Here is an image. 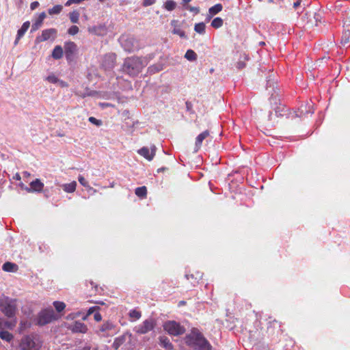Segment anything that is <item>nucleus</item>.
<instances>
[{"instance_id":"f257e3e1","label":"nucleus","mask_w":350,"mask_h":350,"mask_svg":"<svg viewBox=\"0 0 350 350\" xmlns=\"http://www.w3.org/2000/svg\"><path fill=\"white\" fill-rule=\"evenodd\" d=\"M185 342L190 347L200 350H211V345L203 334L197 328H192L190 333L184 338Z\"/></svg>"},{"instance_id":"f03ea898","label":"nucleus","mask_w":350,"mask_h":350,"mask_svg":"<svg viewBox=\"0 0 350 350\" xmlns=\"http://www.w3.org/2000/svg\"><path fill=\"white\" fill-rule=\"evenodd\" d=\"M145 65L141 58L138 57H130L124 59L122 67V72L131 77L137 76L142 72Z\"/></svg>"},{"instance_id":"7ed1b4c3","label":"nucleus","mask_w":350,"mask_h":350,"mask_svg":"<svg viewBox=\"0 0 350 350\" xmlns=\"http://www.w3.org/2000/svg\"><path fill=\"white\" fill-rule=\"evenodd\" d=\"M42 342L43 341L39 335L31 334L22 338L20 346L21 350H40Z\"/></svg>"},{"instance_id":"20e7f679","label":"nucleus","mask_w":350,"mask_h":350,"mask_svg":"<svg viewBox=\"0 0 350 350\" xmlns=\"http://www.w3.org/2000/svg\"><path fill=\"white\" fill-rule=\"evenodd\" d=\"M0 310L8 317L12 318L16 314V306L8 297L0 298Z\"/></svg>"},{"instance_id":"39448f33","label":"nucleus","mask_w":350,"mask_h":350,"mask_svg":"<svg viewBox=\"0 0 350 350\" xmlns=\"http://www.w3.org/2000/svg\"><path fill=\"white\" fill-rule=\"evenodd\" d=\"M163 329L170 335L178 336L185 333L186 329L180 323L175 321H167L163 324Z\"/></svg>"},{"instance_id":"423d86ee","label":"nucleus","mask_w":350,"mask_h":350,"mask_svg":"<svg viewBox=\"0 0 350 350\" xmlns=\"http://www.w3.org/2000/svg\"><path fill=\"white\" fill-rule=\"evenodd\" d=\"M55 319V312L52 308L44 309L39 312L36 319V324L44 325L51 323Z\"/></svg>"},{"instance_id":"0eeeda50","label":"nucleus","mask_w":350,"mask_h":350,"mask_svg":"<svg viewBox=\"0 0 350 350\" xmlns=\"http://www.w3.org/2000/svg\"><path fill=\"white\" fill-rule=\"evenodd\" d=\"M96 333L103 337L111 336L117 333V329L113 323L105 321L98 327Z\"/></svg>"},{"instance_id":"6e6552de","label":"nucleus","mask_w":350,"mask_h":350,"mask_svg":"<svg viewBox=\"0 0 350 350\" xmlns=\"http://www.w3.org/2000/svg\"><path fill=\"white\" fill-rule=\"evenodd\" d=\"M156 325V321L152 318L146 319L141 325L136 326L134 331L139 334H145L152 331Z\"/></svg>"},{"instance_id":"1a4fd4ad","label":"nucleus","mask_w":350,"mask_h":350,"mask_svg":"<svg viewBox=\"0 0 350 350\" xmlns=\"http://www.w3.org/2000/svg\"><path fill=\"white\" fill-rule=\"evenodd\" d=\"M132 341L131 334L125 333L121 336L116 338L113 344V347L116 349L122 347V349H129V346Z\"/></svg>"},{"instance_id":"9d476101","label":"nucleus","mask_w":350,"mask_h":350,"mask_svg":"<svg viewBox=\"0 0 350 350\" xmlns=\"http://www.w3.org/2000/svg\"><path fill=\"white\" fill-rule=\"evenodd\" d=\"M120 42L125 51L131 52L137 49V42L133 37L122 36L120 38Z\"/></svg>"},{"instance_id":"9b49d317","label":"nucleus","mask_w":350,"mask_h":350,"mask_svg":"<svg viewBox=\"0 0 350 350\" xmlns=\"http://www.w3.org/2000/svg\"><path fill=\"white\" fill-rule=\"evenodd\" d=\"M314 113L313 105L311 103L302 104L298 109V111L292 112L291 118L295 117L304 118L307 116L308 114Z\"/></svg>"},{"instance_id":"f8f14e48","label":"nucleus","mask_w":350,"mask_h":350,"mask_svg":"<svg viewBox=\"0 0 350 350\" xmlns=\"http://www.w3.org/2000/svg\"><path fill=\"white\" fill-rule=\"evenodd\" d=\"M116 55L114 53L106 54L103 60V66L107 69H112L116 65Z\"/></svg>"},{"instance_id":"ddd939ff","label":"nucleus","mask_w":350,"mask_h":350,"mask_svg":"<svg viewBox=\"0 0 350 350\" xmlns=\"http://www.w3.org/2000/svg\"><path fill=\"white\" fill-rule=\"evenodd\" d=\"M65 55L67 59H72L77 52V44L73 42H66L64 45Z\"/></svg>"},{"instance_id":"4468645a","label":"nucleus","mask_w":350,"mask_h":350,"mask_svg":"<svg viewBox=\"0 0 350 350\" xmlns=\"http://www.w3.org/2000/svg\"><path fill=\"white\" fill-rule=\"evenodd\" d=\"M57 34V30L51 28L43 30L41 36H38L36 39V42H41L49 40L51 36L55 37Z\"/></svg>"},{"instance_id":"2eb2a0df","label":"nucleus","mask_w":350,"mask_h":350,"mask_svg":"<svg viewBox=\"0 0 350 350\" xmlns=\"http://www.w3.org/2000/svg\"><path fill=\"white\" fill-rule=\"evenodd\" d=\"M155 146L152 147L151 150H149L147 147H143L141 149L138 150V153L148 159V161H151L155 155Z\"/></svg>"},{"instance_id":"dca6fc26","label":"nucleus","mask_w":350,"mask_h":350,"mask_svg":"<svg viewBox=\"0 0 350 350\" xmlns=\"http://www.w3.org/2000/svg\"><path fill=\"white\" fill-rule=\"evenodd\" d=\"M70 329L73 332H79V333H86L88 331V327L86 325L80 321H75L72 325H70Z\"/></svg>"},{"instance_id":"f3484780","label":"nucleus","mask_w":350,"mask_h":350,"mask_svg":"<svg viewBox=\"0 0 350 350\" xmlns=\"http://www.w3.org/2000/svg\"><path fill=\"white\" fill-rule=\"evenodd\" d=\"M209 131L208 130L204 131V132L199 134L196 139V143H195V152H198V150L200 148L202 143L204 139H206L207 137L209 136Z\"/></svg>"},{"instance_id":"a211bd4d","label":"nucleus","mask_w":350,"mask_h":350,"mask_svg":"<svg viewBox=\"0 0 350 350\" xmlns=\"http://www.w3.org/2000/svg\"><path fill=\"white\" fill-rule=\"evenodd\" d=\"M44 188V184L40 179H36L30 183V188L27 189L29 192H40Z\"/></svg>"},{"instance_id":"6ab92c4d","label":"nucleus","mask_w":350,"mask_h":350,"mask_svg":"<svg viewBox=\"0 0 350 350\" xmlns=\"http://www.w3.org/2000/svg\"><path fill=\"white\" fill-rule=\"evenodd\" d=\"M178 21L176 20H173L171 21V25L173 27L172 33L174 34H177L181 38H186V35L184 31H183L178 25Z\"/></svg>"},{"instance_id":"aec40b11","label":"nucleus","mask_w":350,"mask_h":350,"mask_svg":"<svg viewBox=\"0 0 350 350\" xmlns=\"http://www.w3.org/2000/svg\"><path fill=\"white\" fill-rule=\"evenodd\" d=\"M291 111H290L289 109L286 107L282 105L279 106L275 109V114L277 116H286L287 118H291L292 116Z\"/></svg>"},{"instance_id":"412c9836","label":"nucleus","mask_w":350,"mask_h":350,"mask_svg":"<svg viewBox=\"0 0 350 350\" xmlns=\"http://www.w3.org/2000/svg\"><path fill=\"white\" fill-rule=\"evenodd\" d=\"M16 324V321H7L0 318V329L4 330L5 328L13 329Z\"/></svg>"},{"instance_id":"4be33fe9","label":"nucleus","mask_w":350,"mask_h":350,"mask_svg":"<svg viewBox=\"0 0 350 350\" xmlns=\"http://www.w3.org/2000/svg\"><path fill=\"white\" fill-rule=\"evenodd\" d=\"M30 26V23L29 21H26L25 22L21 28L20 29L18 30V32H17V37H16V39L15 40V42L14 44H17L18 40H20V38L23 36V35L25 34V33L27 31V29H29Z\"/></svg>"},{"instance_id":"5701e85b","label":"nucleus","mask_w":350,"mask_h":350,"mask_svg":"<svg viewBox=\"0 0 350 350\" xmlns=\"http://www.w3.org/2000/svg\"><path fill=\"white\" fill-rule=\"evenodd\" d=\"M2 269L3 271L8 272H16L17 271L18 267L15 263L6 262L3 265Z\"/></svg>"},{"instance_id":"b1692460","label":"nucleus","mask_w":350,"mask_h":350,"mask_svg":"<svg viewBox=\"0 0 350 350\" xmlns=\"http://www.w3.org/2000/svg\"><path fill=\"white\" fill-rule=\"evenodd\" d=\"M185 277L187 280H191V284L195 286L196 284L198 283L199 280L202 278V273L196 272V274H187Z\"/></svg>"},{"instance_id":"393cba45","label":"nucleus","mask_w":350,"mask_h":350,"mask_svg":"<svg viewBox=\"0 0 350 350\" xmlns=\"http://www.w3.org/2000/svg\"><path fill=\"white\" fill-rule=\"evenodd\" d=\"M89 31L96 35H103L105 33L106 28L105 25H100L98 26L92 27V28L89 29Z\"/></svg>"},{"instance_id":"a878e982","label":"nucleus","mask_w":350,"mask_h":350,"mask_svg":"<svg viewBox=\"0 0 350 350\" xmlns=\"http://www.w3.org/2000/svg\"><path fill=\"white\" fill-rule=\"evenodd\" d=\"M45 18L46 14L44 12L40 13L36 22L32 25V30L35 31L38 29L42 25Z\"/></svg>"},{"instance_id":"bb28decb","label":"nucleus","mask_w":350,"mask_h":350,"mask_svg":"<svg viewBox=\"0 0 350 350\" xmlns=\"http://www.w3.org/2000/svg\"><path fill=\"white\" fill-rule=\"evenodd\" d=\"M63 56V49L62 46L57 45L55 46L53 52H52V57L55 59H59Z\"/></svg>"},{"instance_id":"cd10ccee","label":"nucleus","mask_w":350,"mask_h":350,"mask_svg":"<svg viewBox=\"0 0 350 350\" xmlns=\"http://www.w3.org/2000/svg\"><path fill=\"white\" fill-rule=\"evenodd\" d=\"M160 345L163 348L170 349L172 348L170 339L166 336H161L159 338Z\"/></svg>"},{"instance_id":"c85d7f7f","label":"nucleus","mask_w":350,"mask_h":350,"mask_svg":"<svg viewBox=\"0 0 350 350\" xmlns=\"http://www.w3.org/2000/svg\"><path fill=\"white\" fill-rule=\"evenodd\" d=\"M222 8L223 6L221 3H217L214 6L210 8L208 10V13L211 15L210 18L221 12L222 10Z\"/></svg>"},{"instance_id":"c756f323","label":"nucleus","mask_w":350,"mask_h":350,"mask_svg":"<svg viewBox=\"0 0 350 350\" xmlns=\"http://www.w3.org/2000/svg\"><path fill=\"white\" fill-rule=\"evenodd\" d=\"M0 338L5 341L10 342L12 340L13 335L8 331L0 329Z\"/></svg>"},{"instance_id":"7c9ffc66","label":"nucleus","mask_w":350,"mask_h":350,"mask_svg":"<svg viewBox=\"0 0 350 350\" xmlns=\"http://www.w3.org/2000/svg\"><path fill=\"white\" fill-rule=\"evenodd\" d=\"M78 180L81 185L86 187L89 191H92L93 193L96 192V190L95 189L90 186L88 182L85 180V178L83 176L80 175L78 177Z\"/></svg>"},{"instance_id":"2f4dec72","label":"nucleus","mask_w":350,"mask_h":350,"mask_svg":"<svg viewBox=\"0 0 350 350\" xmlns=\"http://www.w3.org/2000/svg\"><path fill=\"white\" fill-rule=\"evenodd\" d=\"M77 186V183L75 181H72L68 184H64L63 185V189L67 193H72L75 191Z\"/></svg>"},{"instance_id":"473e14b6","label":"nucleus","mask_w":350,"mask_h":350,"mask_svg":"<svg viewBox=\"0 0 350 350\" xmlns=\"http://www.w3.org/2000/svg\"><path fill=\"white\" fill-rule=\"evenodd\" d=\"M135 193L138 197L144 198L147 195V189L145 186L139 187L135 189Z\"/></svg>"},{"instance_id":"72a5a7b5","label":"nucleus","mask_w":350,"mask_h":350,"mask_svg":"<svg viewBox=\"0 0 350 350\" xmlns=\"http://www.w3.org/2000/svg\"><path fill=\"white\" fill-rule=\"evenodd\" d=\"M69 18L72 23H77L79 19V12L75 10L69 13Z\"/></svg>"},{"instance_id":"f704fd0d","label":"nucleus","mask_w":350,"mask_h":350,"mask_svg":"<svg viewBox=\"0 0 350 350\" xmlns=\"http://www.w3.org/2000/svg\"><path fill=\"white\" fill-rule=\"evenodd\" d=\"M163 69V66L161 64H155L150 66L148 68V72L150 74H155L159 71H161Z\"/></svg>"},{"instance_id":"c9c22d12","label":"nucleus","mask_w":350,"mask_h":350,"mask_svg":"<svg viewBox=\"0 0 350 350\" xmlns=\"http://www.w3.org/2000/svg\"><path fill=\"white\" fill-rule=\"evenodd\" d=\"M185 57L189 61H194L197 59V55L193 50L189 49L186 52Z\"/></svg>"},{"instance_id":"e433bc0d","label":"nucleus","mask_w":350,"mask_h":350,"mask_svg":"<svg viewBox=\"0 0 350 350\" xmlns=\"http://www.w3.org/2000/svg\"><path fill=\"white\" fill-rule=\"evenodd\" d=\"M176 3L173 0H168L164 4V8L168 11H172L176 8Z\"/></svg>"},{"instance_id":"4c0bfd02","label":"nucleus","mask_w":350,"mask_h":350,"mask_svg":"<svg viewBox=\"0 0 350 350\" xmlns=\"http://www.w3.org/2000/svg\"><path fill=\"white\" fill-rule=\"evenodd\" d=\"M62 8H63L62 5H55L54 7H53L52 8L49 9L48 10V12L50 15L57 14L61 12V11L62 10Z\"/></svg>"},{"instance_id":"58836bf2","label":"nucleus","mask_w":350,"mask_h":350,"mask_svg":"<svg viewBox=\"0 0 350 350\" xmlns=\"http://www.w3.org/2000/svg\"><path fill=\"white\" fill-rule=\"evenodd\" d=\"M222 25H223V20L219 17H217V18H214L211 22V26L215 29H217V28L221 27Z\"/></svg>"},{"instance_id":"ea45409f","label":"nucleus","mask_w":350,"mask_h":350,"mask_svg":"<svg viewBox=\"0 0 350 350\" xmlns=\"http://www.w3.org/2000/svg\"><path fill=\"white\" fill-rule=\"evenodd\" d=\"M205 24L204 23H199L195 25L194 30L199 33H204L205 32Z\"/></svg>"},{"instance_id":"a19ab883","label":"nucleus","mask_w":350,"mask_h":350,"mask_svg":"<svg viewBox=\"0 0 350 350\" xmlns=\"http://www.w3.org/2000/svg\"><path fill=\"white\" fill-rule=\"evenodd\" d=\"M89 284L92 288V291L89 293L90 296L95 295L99 293L100 288H98V285L95 284L92 281H90Z\"/></svg>"},{"instance_id":"79ce46f5","label":"nucleus","mask_w":350,"mask_h":350,"mask_svg":"<svg viewBox=\"0 0 350 350\" xmlns=\"http://www.w3.org/2000/svg\"><path fill=\"white\" fill-rule=\"evenodd\" d=\"M280 326H281L280 323L278 321L273 319L272 321H269V325L267 327V329L269 330L271 327L280 329Z\"/></svg>"},{"instance_id":"37998d69","label":"nucleus","mask_w":350,"mask_h":350,"mask_svg":"<svg viewBox=\"0 0 350 350\" xmlns=\"http://www.w3.org/2000/svg\"><path fill=\"white\" fill-rule=\"evenodd\" d=\"M53 306L55 308L56 310L59 312H62L63 310H64L66 305L64 302L61 301H54Z\"/></svg>"},{"instance_id":"c03bdc74","label":"nucleus","mask_w":350,"mask_h":350,"mask_svg":"<svg viewBox=\"0 0 350 350\" xmlns=\"http://www.w3.org/2000/svg\"><path fill=\"white\" fill-rule=\"evenodd\" d=\"M129 316H130V317L137 320L141 317L142 314H141V312H139V311H137L136 310H133L130 311Z\"/></svg>"},{"instance_id":"a18cd8bd","label":"nucleus","mask_w":350,"mask_h":350,"mask_svg":"<svg viewBox=\"0 0 350 350\" xmlns=\"http://www.w3.org/2000/svg\"><path fill=\"white\" fill-rule=\"evenodd\" d=\"M79 27L76 25H72L68 29V34L70 35H76L78 32H79Z\"/></svg>"},{"instance_id":"49530a36","label":"nucleus","mask_w":350,"mask_h":350,"mask_svg":"<svg viewBox=\"0 0 350 350\" xmlns=\"http://www.w3.org/2000/svg\"><path fill=\"white\" fill-rule=\"evenodd\" d=\"M275 83L274 77H271V76H269L267 81V90L269 88H273L274 87V84Z\"/></svg>"},{"instance_id":"de8ad7c7","label":"nucleus","mask_w":350,"mask_h":350,"mask_svg":"<svg viewBox=\"0 0 350 350\" xmlns=\"http://www.w3.org/2000/svg\"><path fill=\"white\" fill-rule=\"evenodd\" d=\"M184 9L187 10L194 14H197L200 12V8L198 7H193L189 5L184 7Z\"/></svg>"},{"instance_id":"09e8293b","label":"nucleus","mask_w":350,"mask_h":350,"mask_svg":"<svg viewBox=\"0 0 350 350\" xmlns=\"http://www.w3.org/2000/svg\"><path fill=\"white\" fill-rule=\"evenodd\" d=\"M89 122L95 124L97 126H100L102 125V121L100 120H98L94 117H90L88 119Z\"/></svg>"},{"instance_id":"8fccbe9b","label":"nucleus","mask_w":350,"mask_h":350,"mask_svg":"<svg viewBox=\"0 0 350 350\" xmlns=\"http://www.w3.org/2000/svg\"><path fill=\"white\" fill-rule=\"evenodd\" d=\"M49 83H56L58 82L59 79L54 75H49L46 79Z\"/></svg>"},{"instance_id":"3c124183","label":"nucleus","mask_w":350,"mask_h":350,"mask_svg":"<svg viewBox=\"0 0 350 350\" xmlns=\"http://www.w3.org/2000/svg\"><path fill=\"white\" fill-rule=\"evenodd\" d=\"M156 0H144L143 1V5L144 6H149L152 5Z\"/></svg>"},{"instance_id":"603ef678","label":"nucleus","mask_w":350,"mask_h":350,"mask_svg":"<svg viewBox=\"0 0 350 350\" xmlns=\"http://www.w3.org/2000/svg\"><path fill=\"white\" fill-rule=\"evenodd\" d=\"M80 2H81V0H68L66 3L65 5L66 6H69V5H70L72 3H79Z\"/></svg>"},{"instance_id":"864d4df0","label":"nucleus","mask_w":350,"mask_h":350,"mask_svg":"<svg viewBox=\"0 0 350 350\" xmlns=\"http://www.w3.org/2000/svg\"><path fill=\"white\" fill-rule=\"evenodd\" d=\"M94 318L96 321H100L102 319V316L99 312H96L94 315Z\"/></svg>"},{"instance_id":"5fc2aeb1","label":"nucleus","mask_w":350,"mask_h":350,"mask_svg":"<svg viewBox=\"0 0 350 350\" xmlns=\"http://www.w3.org/2000/svg\"><path fill=\"white\" fill-rule=\"evenodd\" d=\"M237 67L239 69H243V68L245 67V63L244 62L239 61L237 62Z\"/></svg>"},{"instance_id":"6e6d98bb","label":"nucleus","mask_w":350,"mask_h":350,"mask_svg":"<svg viewBox=\"0 0 350 350\" xmlns=\"http://www.w3.org/2000/svg\"><path fill=\"white\" fill-rule=\"evenodd\" d=\"M39 6V3L38 1H33L31 3L30 8L32 10H35Z\"/></svg>"},{"instance_id":"4d7b16f0","label":"nucleus","mask_w":350,"mask_h":350,"mask_svg":"<svg viewBox=\"0 0 350 350\" xmlns=\"http://www.w3.org/2000/svg\"><path fill=\"white\" fill-rule=\"evenodd\" d=\"M94 310H95V308H94V307H92V308H90L88 310L87 315H86L85 317H84L83 319L84 320H85V319H86V318H87V316H89V315H90L91 314H92V313L94 312Z\"/></svg>"},{"instance_id":"13d9d810","label":"nucleus","mask_w":350,"mask_h":350,"mask_svg":"<svg viewBox=\"0 0 350 350\" xmlns=\"http://www.w3.org/2000/svg\"><path fill=\"white\" fill-rule=\"evenodd\" d=\"M186 108L187 109V111H190L192 109V104L191 102H189V101H187L186 102Z\"/></svg>"},{"instance_id":"bf43d9fd","label":"nucleus","mask_w":350,"mask_h":350,"mask_svg":"<svg viewBox=\"0 0 350 350\" xmlns=\"http://www.w3.org/2000/svg\"><path fill=\"white\" fill-rule=\"evenodd\" d=\"M191 0H182V5L183 7H185L187 5H188L189 3L191 1Z\"/></svg>"},{"instance_id":"052dcab7","label":"nucleus","mask_w":350,"mask_h":350,"mask_svg":"<svg viewBox=\"0 0 350 350\" xmlns=\"http://www.w3.org/2000/svg\"><path fill=\"white\" fill-rule=\"evenodd\" d=\"M347 38H345V39H342V42L344 43V44H346L349 42V36H350V33L348 32V33H347Z\"/></svg>"},{"instance_id":"680f3d73","label":"nucleus","mask_w":350,"mask_h":350,"mask_svg":"<svg viewBox=\"0 0 350 350\" xmlns=\"http://www.w3.org/2000/svg\"><path fill=\"white\" fill-rule=\"evenodd\" d=\"M301 1V0H297L296 2H295L293 4V8L296 9L297 7H299L300 5Z\"/></svg>"},{"instance_id":"e2e57ef3","label":"nucleus","mask_w":350,"mask_h":350,"mask_svg":"<svg viewBox=\"0 0 350 350\" xmlns=\"http://www.w3.org/2000/svg\"><path fill=\"white\" fill-rule=\"evenodd\" d=\"M185 304H186V302L185 301H181L179 302V306L185 305Z\"/></svg>"},{"instance_id":"0e129e2a","label":"nucleus","mask_w":350,"mask_h":350,"mask_svg":"<svg viewBox=\"0 0 350 350\" xmlns=\"http://www.w3.org/2000/svg\"><path fill=\"white\" fill-rule=\"evenodd\" d=\"M16 178L17 180H20V179H21L20 175L17 174L16 175Z\"/></svg>"},{"instance_id":"69168bd1","label":"nucleus","mask_w":350,"mask_h":350,"mask_svg":"<svg viewBox=\"0 0 350 350\" xmlns=\"http://www.w3.org/2000/svg\"><path fill=\"white\" fill-rule=\"evenodd\" d=\"M100 2H103L105 0H99Z\"/></svg>"}]
</instances>
